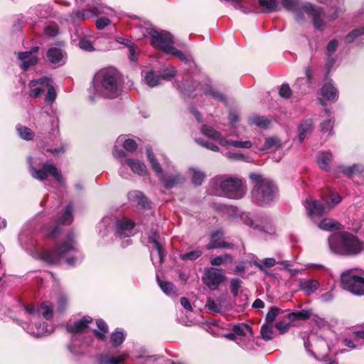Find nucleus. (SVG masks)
Masks as SVG:
<instances>
[{"label":"nucleus","mask_w":364,"mask_h":364,"mask_svg":"<svg viewBox=\"0 0 364 364\" xmlns=\"http://www.w3.org/2000/svg\"><path fill=\"white\" fill-rule=\"evenodd\" d=\"M63 57V53L59 48H50L47 52V58L48 60L53 64L60 65L61 62L64 63Z\"/></svg>","instance_id":"bb28decb"},{"label":"nucleus","mask_w":364,"mask_h":364,"mask_svg":"<svg viewBox=\"0 0 364 364\" xmlns=\"http://www.w3.org/2000/svg\"><path fill=\"white\" fill-rule=\"evenodd\" d=\"M202 255V251L200 250H192L188 252L180 255V258L182 260H196Z\"/></svg>","instance_id":"6e6d98bb"},{"label":"nucleus","mask_w":364,"mask_h":364,"mask_svg":"<svg viewBox=\"0 0 364 364\" xmlns=\"http://www.w3.org/2000/svg\"><path fill=\"white\" fill-rule=\"evenodd\" d=\"M321 94L327 100L336 101L338 99V91L331 83H326L321 87Z\"/></svg>","instance_id":"5701e85b"},{"label":"nucleus","mask_w":364,"mask_h":364,"mask_svg":"<svg viewBox=\"0 0 364 364\" xmlns=\"http://www.w3.org/2000/svg\"><path fill=\"white\" fill-rule=\"evenodd\" d=\"M146 151L147 154V158L151 165L153 170L156 172V175L158 176L161 181L163 183L164 186L165 188H173L176 185L184 181V178L180 174L164 176L162 174V169L160 166V164L155 159V156L152 153L151 148L146 147Z\"/></svg>","instance_id":"1a4fd4ad"},{"label":"nucleus","mask_w":364,"mask_h":364,"mask_svg":"<svg viewBox=\"0 0 364 364\" xmlns=\"http://www.w3.org/2000/svg\"><path fill=\"white\" fill-rule=\"evenodd\" d=\"M232 331L235 332L237 338V344L246 349L253 348V336L251 327L246 323H239L232 326Z\"/></svg>","instance_id":"9d476101"},{"label":"nucleus","mask_w":364,"mask_h":364,"mask_svg":"<svg viewBox=\"0 0 364 364\" xmlns=\"http://www.w3.org/2000/svg\"><path fill=\"white\" fill-rule=\"evenodd\" d=\"M92 321V318L90 316H85L80 320L75 321L74 323H68L67 330L70 333H81L88 328V324Z\"/></svg>","instance_id":"6ab92c4d"},{"label":"nucleus","mask_w":364,"mask_h":364,"mask_svg":"<svg viewBox=\"0 0 364 364\" xmlns=\"http://www.w3.org/2000/svg\"><path fill=\"white\" fill-rule=\"evenodd\" d=\"M328 244L333 252L342 255H355L363 250V245L358 238L347 232L330 237Z\"/></svg>","instance_id":"20e7f679"},{"label":"nucleus","mask_w":364,"mask_h":364,"mask_svg":"<svg viewBox=\"0 0 364 364\" xmlns=\"http://www.w3.org/2000/svg\"><path fill=\"white\" fill-rule=\"evenodd\" d=\"M250 122L261 128H266L269 124V120L264 117L253 116L250 118Z\"/></svg>","instance_id":"864d4df0"},{"label":"nucleus","mask_w":364,"mask_h":364,"mask_svg":"<svg viewBox=\"0 0 364 364\" xmlns=\"http://www.w3.org/2000/svg\"><path fill=\"white\" fill-rule=\"evenodd\" d=\"M203 90V93L205 95H208L213 99L218 100L219 101H224L225 97L223 94L220 93L217 90H215L211 86L209 85H205L200 87Z\"/></svg>","instance_id":"72a5a7b5"},{"label":"nucleus","mask_w":364,"mask_h":364,"mask_svg":"<svg viewBox=\"0 0 364 364\" xmlns=\"http://www.w3.org/2000/svg\"><path fill=\"white\" fill-rule=\"evenodd\" d=\"M49 332L47 329V327L45 325V323L43 324L36 323L34 328H31L28 331V333L35 337H40L43 335H45L46 333Z\"/></svg>","instance_id":"c03bdc74"},{"label":"nucleus","mask_w":364,"mask_h":364,"mask_svg":"<svg viewBox=\"0 0 364 364\" xmlns=\"http://www.w3.org/2000/svg\"><path fill=\"white\" fill-rule=\"evenodd\" d=\"M196 141L201 145L202 146H204L205 148H207L208 149H210L211 151H219V147L216 145H215L213 143H210V142H208V141H204L203 139H196Z\"/></svg>","instance_id":"69168bd1"},{"label":"nucleus","mask_w":364,"mask_h":364,"mask_svg":"<svg viewBox=\"0 0 364 364\" xmlns=\"http://www.w3.org/2000/svg\"><path fill=\"white\" fill-rule=\"evenodd\" d=\"M126 358V355H120L117 358L109 357L108 355H101L100 357L99 364H119Z\"/></svg>","instance_id":"e433bc0d"},{"label":"nucleus","mask_w":364,"mask_h":364,"mask_svg":"<svg viewBox=\"0 0 364 364\" xmlns=\"http://www.w3.org/2000/svg\"><path fill=\"white\" fill-rule=\"evenodd\" d=\"M341 287L349 292L358 295H364V277L358 275L357 269H348L341 276Z\"/></svg>","instance_id":"0eeeda50"},{"label":"nucleus","mask_w":364,"mask_h":364,"mask_svg":"<svg viewBox=\"0 0 364 364\" xmlns=\"http://www.w3.org/2000/svg\"><path fill=\"white\" fill-rule=\"evenodd\" d=\"M364 34V27L355 29L350 32L344 38L346 43H353L358 36Z\"/></svg>","instance_id":"09e8293b"},{"label":"nucleus","mask_w":364,"mask_h":364,"mask_svg":"<svg viewBox=\"0 0 364 364\" xmlns=\"http://www.w3.org/2000/svg\"><path fill=\"white\" fill-rule=\"evenodd\" d=\"M259 4L267 13L276 11L278 9L277 0H259Z\"/></svg>","instance_id":"c9c22d12"},{"label":"nucleus","mask_w":364,"mask_h":364,"mask_svg":"<svg viewBox=\"0 0 364 364\" xmlns=\"http://www.w3.org/2000/svg\"><path fill=\"white\" fill-rule=\"evenodd\" d=\"M125 338V336L122 331H115L111 335L112 344L117 347L122 343Z\"/></svg>","instance_id":"5fc2aeb1"},{"label":"nucleus","mask_w":364,"mask_h":364,"mask_svg":"<svg viewBox=\"0 0 364 364\" xmlns=\"http://www.w3.org/2000/svg\"><path fill=\"white\" fill-rule=\"evenodd\" d=\"M281 3L287 10L294 12L297 21L303 20L304 12L313 18L314 25L316 28L321 29L323 27L321 18L323 11L319 7L308 2L300 5L299 0H282Z\"/></svg>","instance_id":"7ed1b4c3"},{"label":"nucleus","mask_w":364,"mask_h":364,"mask_svg":"<svg viewBox=\"0 0 364 364\" xmlns=\"http://www.w3.org/2000/svg\"><path fill=\"white\" fill-rule=\"evenodd\" d=\"M326 119L321 123V131L323 134L326 133L327 136L332 134V129L334 123V118L328 109H325Z\"/></svg>","instance_id":"a878e982"},{"label":"nucleus","mask_w":364,"mask_h":364,"mask_svg":"<svg viewBox=\"0 0 364 364\" xmlns=\"http://www.w3.org/2000/svg\"><path fill=\"white\" fill-rule=\"evenodd\" d=\"M129 58L132 62H136L138 60L139 53V48L133 43L129 48Z\"/></svg>","instance_id":"052dcab7"},{"label":"nucleus","mask_w":364,"mask_h":364,"mask_svg":"<svg viewBox=\"0 0 364 364\" xmlns=\"http://www.w3.org/2000/svg\"><path fill=\"white\" fill-rule=\"evenodd\" d=\"M243 223L255 229H258L267 233L272 234L274 232V228L271 220L268 217H262L259 220V223L255 224V222L247 214L241 216Z\"/></svg>","instance_id":"4468645a"},{"label":"nucleus","mask_w":364,"mask_h":364,"mask_svg":"<svg viewBox=\"0 0 364 364\" xmlns=\"http://www.w3.org/2000/svg\"><path fill=\"white\" fill-rule=\"evenodd\" d=\"M331 159L332 154L330 152H323L318 158V164L321 169L328 171Z\"/></svg>","instance_id":"473e14b6"},{"label":"nucleus","mask_w":364,"mask_h":364,"mask_svg":"<svg viewBox=\"0 0 364 364\" xmlns=\"http://www.w3.org/2000/svg\"><path fill=\"white\" fill-rule=\"evenodd\" d=\"M176 73V69L173 67L168 68L164 70L159 76L161 77V80H170L173 77L175 76Z\"/></svg>","instance_id":"680f3d73"},{"label":"nucleus","mask_w":364,"mask_h":364,"mask_svg":"<svg viewBox=\"0 0 364 364\" xmlns=\"http://www.w3.org/2000/svg\"><path fill=\"white\" fill-rule=\"evenodd\" d=\"M340 226V223L330 218H325L318 224V228L323 230H338Z\"/></svg>","instance_id":"2f4dec72"},{"label":"nucleus","mask_w":364,"mask_h":364,"mask_svg":"<svg viewBox=\"0 0 364 364\" xmlns=\"http://www.w3.org/2000/svg\"><path fill=\"white\" fill-rule=\"evenodd\" d=\"M46 90H47V94H46L45 100L48 102L52 103L55 100L56 92H55V90L53 86L52 85L51 80L50 81L48 86L47 87Z\"/></svg>","instance_id":"bf43d9fd"},{"label":"nucleus","mask_w":364,"mask_h":364,"mask_svg":"<svg viewBox=\"0 0 364 364\" xmlns=\"http://www.w3.org/2000/svg\"><path fill=\"white\" fill-rule=\"evenodd\" d=\"M128 198L130 201L136 203L142 208H147L149 203L144 195L138 191H133L128 193Z\"/></svg>","instance_id":"b1692460"},{"label":"nucleus","mask_w":364,"mask_h":364,"mask_svg":"<svg viewBox=\"0 0 364 364\" xmlns=\"http://www.w3.org/2000/svg\"><path fill=\"white\" fill-rule=\"evenodd\" d=\"M305 208L309 216L312 220H314L316 217L321 216L328 210L325 203H321L320 202L312 198L306 199L305 203Z\"/></svg>","instance_id":"dca6fc26"},{"label":"nucleus","mask_w":364,"mask_h":364,"mask_svg":"<svg viewBox=\"0 0 364 364\" xmlns=\"http://www.w3.org/2000/svg\"><path fill=\"white\" fill-rule=\"evenodd\" d=\"M151 43L154 47L158 48L166 53L171 50V47L173 45V36L167 31H158L151 29L149 31Z\"/></svg>","instance_id":"9b49d317"},{"label":"nucleus","mask_w":364,"mask_h":364,"mask_svg":"<svg viewBox=\"0 0 364 364\" xmlns=\"http://www.w3.org/2000/svg\"><path fill=\"white\" fill-rule=\"evenodd\" d=\"M313 128V123L311 119H306L304 121L299 127V139L302 142L306 138V134L311 132Z\"/></svg>","instance_id":"cd10ccee"},{"label":"nucleus","mask_w":364,"mask_h":364,"mask_svg":"<svg viewBox=\"0 0 364 364\" xmlns=\"http://www.w3.org/2000/svg\"><path fill=\"white\" fill-rule=\"evenodd\" d=\"M260 333L262 337L265 341H269L272 339L273 336V326L272 324L264 323L262 326Z\"/></svg>","instance_id":"a18cd8bd"},{"label":"nucleus","mask_w":364,"mask_h":364,"mask_svg":"<svg viewBox=\"0 0 364 364\" xmlns=\"http://www.w3.org/2000/svg\"><path fill=\"white\" fill-rule=\"evenodd\" d=\"M232 262V257L229 254H224L215 257L210 260V264L213 266H219L223 264H228Z\"/></svg>","instance_id":"79ce46f5"},{"label":"nucleus","mask_w":364,"mask_h":364,"mask_svg":"<svg viewBox=\"0 0 364 364\" xmlns=\"http://www.w3.org/2000/svg\"><path fill=\"white\" fill-rule=\"evenodd\" d=\"M311 316V311L308 310H301L289 314L288 318L290 321H304L309 319Z\"/></svg>","instance_id":"f704fd0d"},{"label":"nucleus","mask_w":364,"mask_h":364,"mask_svg":"<svg viewBox=\"0 0 364 364\" xmlns=\"http://www.w3.org/2000/svg\"><path fill=\"white\" fill-rule=\"evenodd\" d=\"M206 306L208 310L215 313H220L222 310V306L220 304H217L215 301L208 299L206 304Z\"/></svg>","instance_id":"0e129e2a"},{"label":"nucleus","mask_w":364,"mask_h":364,"mask_svg":"<svg viewBox=\"0 0 364 364\" xmlns=\"http://www.w3.org/2000/svg\"><path fill=\"white\" fill-rule=\"evenodd\" d=\"M73 207L71 205V204H69L64 213L62 214V215L59 218V220H58V222L60 223V224H63V225H69L72 223L73 221Z\"/></svg>","instance_id":"ea45409f"},{"label":"nucleus","mask_w":364,"mask_h":364,"mask_svg":"<svg viewBox=\"0 0 364 364\" xmlns=\"http://www.w3.org/2000/svg\"><path fill=\"white\" fill-rule=\"evenodd\" d=\"M46 319H50L53 317V305L50 301H44L38 310Z\"/></svg>","instance_id":"4c0bfd02"},{"label":"nucleus","mask_w":364,"mask_h":364,"mask_svg":"<svg viewBox=\"0 0 364 364\" xmlns=\"http://www.w3.org/2000/svg\"><path fill=\"white\" fill-rule=\"evenodd\" d=\"M51 80L47 77L32 80L29 82V96L33 97H39L41 93L46 91Z\"/></svg>","instance_id":"a211bd4d"},{"label":"nucleus","mask_w":364,"mask_h":364,"mask_svg":"<svg viewBox=\"0 0 364 364\" xmlns=\"http://www.w3.org/2000/svg\"><path fill=\"white\" fill-rule=\"evenodd\" d=\"M113 156L114 158L119 160L122 166L125 165L129 166L134 173L139 176H143L146 173L147 168L145 164L136 159H124L126 156L124 151L114 149L113 151Z\"/></svg>","instance_id":"f8f14e48"},{"label":"nucleus","mask_w":364,"mask_h":364,"mask_svg":"<svg viewBox=\"0 0 364 364\" xmlns=\"http://www.w3.org/2000/svg\"><path fill=\"white\" fill-rule=\"evenodd\" d=\"M282 312V311L280 309L276 306H271L266 315V323L272 324L276 318L279 316V314Z\"/></svg>","instance_id":"49530a36"},{"label":"nucleus","mask_w":364,"mask_h":364,"mask_svg":"<svg viewBox=\"0 0 364 364\" xmlns=\"http://www.w3.org/2000/svg\"><path fill=\"white\" fill-rule=\"evenodd\" d=\"M88 16V14H85V12L75 11L70 15V18L72 22H75L76 21L85 19Z\"/></svg>","instance_id":"774afa93"},{"label":"nucleus","mask_w":364,"mask_h":364,"mask_svg":"<svg viewBox=\"0 0 364 364\" xmlns=\"http://www.w3.org/2000/svg\"><path fill=\"white\" fill-rule=\"evenodd\" d=\"M44 33L48 37H54L58 33V28L56 24H50L44 29Z\"/></svg>","instance_id":"338daca9"},{"label":"nucleus","mask_w":364,"mask_h":364,"mask_svg":"<svg viewBox=\"0 0 364 364\" xmlns=\"http://www.w3.org/2000/svg\"><path fill=\"white\" fill-rule=\"evenodd\" d=\"M120 79L118 72L113 68L99 70L95 75L92 87L90 89V99L95 100V95L114 98L119 95Z\"/></svg>","instance_id":"f257e3e1"},{"label":"nucleus","mask_w":364,"mask_h":364,"mask_svg":"<svg viewBox=\"0 0 364 364\" xmlns=\"http://www.w3.org/2000/svg\"><path fill=\"white\" fill-rule=\"evenodd\" d=\"M281 140L276 136H272L266 139L262 149L273 151L277 150L279 148L281 147Z\"/></svg>","instance_id":"c756f323"},{"label":"nucleus","mask_w":364,"mask_h":364,"mask_svg":"<svg viewBox=\"0 0 364 364\" xmlns=\"http://www.w3.org/2000/svg\"><path fill=\"white\" fill-rule=\"evenodd\" d=\"M157 280L161 289L165 294L168 295H172L175 294V288L172 283L161 281L159 278H157Z\"/></svg>","instance_id":"603ef678"},{"label":"nucleus","mask_w":364,"mask_h":364,"mask_svg":"<svg viewBox=\"0 0 364 364\" xmlns=\"http://www.w3.org/2000/svg\"><path fill=\"white\" fill-rule=\"evenodd\" d=\"M225 279V276L222 269L215 268H209L205 270V277L203 278V282L210 289H216L219 284Z\"/></svg>","instance_id":"ddd939ff"},{"label":"nucleus","mask_w":364,"mask_h":364,"mask_svg":"<svg viewBox=\"0 0 364 364\" xmlns=\"http://www.w3.org/2000/svg\"><path fill=\"white\" fill-rule=\"evenodd\" d=\"M96 323L98 328L102 331V332L95 330V333L100 340L103 341L106 338L105 333L108 331L107 325L105 323V321L100 319L96 321Z\"/></svg>","instance_id":"de8ad7c7"},{"label":"nucleus","mask_w":364,"mask_h":364,"mask_svg":"<svg viewBox=\"0 0 364 364\" xmlns=\"http://www.w3.org/2000/svg\"><path fill=\"white\" fill-rule=\"evenodd\" d=\"M171 50H168L166 52L168 54H172L177 58H178L181 61L188 62L190 60V56L186 53L181 52V50H177L173 46L171 47Z\"/></svg>","instance_id":"4d7b16f0"},{"label":"nucleus","mask_w":364,"mask_h":364,"mask_svg":"<svg viewBox=\"0 0 364 364\" xmlns=\"http://www.w3.org/2000/svg\"><path fill=\"white\" fill-rule=\"evenodd\" d=\"M250 179L253 182L252 197L259 205L271 203L277 193V186L269 178L263 177L257 173H251Z\"/></svg>","instance_id":"f03ea898"},{"label":"nucleus","mask_w":364,"mask_h":364,"mask_svg":"<svg viewBox=\"0 0 364 364\" xmlns=\"http://www.w3.org/2000/svg\"><path fill=\"white\" fill-rule=\"evenodd\" d=\"M75 250L74 234L69 233L63 243L57 246L52 251L44 252L42 254V258L50 264H55L62 259L65 258L68 252Z\"/></svg>","instance_id":"6e6552de"},{"label":"nucleus","mask_w":364,"mask_h":364,"mask_svg":"<svg viewBox=\"0 0 364 364\" xmlns=\"http://www.w3.org/2000/svg\"><path fill=\"white\" fill-rule=\"evenodd\" d=\"M319 285L318 281L316 279H303L299 282L300 289L307 294L314 293Z\"/></svg>","instance_id":"393cba45"},{"label":"nucleus","mask_w":364,"mask_h":364,"mask_svg":"<svg viewBox=\"0 0 364 364\" xmlns=\"http://www.w3.org/2000/svg\"><path fill=\"white\" fill-rule=\"evenodd\" d=\"M261 262L262 264H257L256 265L259 268L260 270L264 271V266L268 268L272 267L275 265L277 261L274 258H265L262 259Z\"/></svg>","instance_id":"e2e57ef3"},{"label":"nucleus","mask_w":364,"mask_h":364,"mask_svg":"<svg viewBox=\"0 0 364 364\" xmlns=\"http://www.w3.org/2000/svg\"><path fill=\"white\" fill-rule=\"evenodd\" d=\"M342 172L348 177H352L357 174H362L364 171V167L360 164H353L350 166H341Z\"/></svg>","instance_id":"c85d7f7f"},{"label":"nucleus","mask_w":364,"mask_h":364,"mask_svg":"<svg viewBox=\"0 0 364 364\" xmlns=\"http://www.w3.org/2000/svg\"><path fill=\"white\" fill-rule=\"evenodd\" d=\"M223 233L221 231H216L210 236V242L206 245L207 250L216 248H228L230 245L223 240Z\"/></svg>","instance_id":"aec40b11"},{"label":"nucleus","mask_w":364,"mask_h":364,"mask_svg":"<svg viewBox=\"0 0 364 364\" xmlns=\"http://www.w3.org/2000/svg\"><path fill=\"white\" fill-rule=\"evenodd\" d=\"M341 200V198L336 193H331L328 198L325 200V205L328 210H330L333 206L339 203Z\"/></svg>","instance_id":"8fccbe9b"},{"label":"nucleus","mask_w":364,"mask_h":364,"mask_svg":"<svg viewBox=\"0 0 364 364\" xmlns=\"http://www.w3.org/2000/svg\"><path fill=\"white\" fill-rule=\"evenodd\" d=\"M144 80L145 82L151 87L157 86L161 82V77L159 75L155 73L153 71H149L146 73L144 75Z\"/></svg>","instance_id":"7c9ffc66"},{"label":"nucleus","mask_w":364,"mask_h":364,"mask_svg":"<svg viewBox=\"0 0 364 364\" xmlns=\"http://www.w3.org/2000/svg\"><path fill=\"white\" fill-rule=\"evenodd\" d=\"M28 163L29 164V172L33 178L39 181L46 180L49 175L53 176L59 184L64 183V178L61 173L58 170L57 167L49 163H44L40 168H36L37 159H33L31 156L28 157Z\"/></svg>","instance_id":"423d86ee"},{"label":"nucleus","mask_w":364,"mask_h":364,"mask_svg":"<svg viewBox=\"0 0 364 364\" xmlns=\"http://www.w3.org/2000/svg\"><path fill=\"white\" fill-rule=\"evenodd\" d=\"M17 131L21 138L25 140H31L34 136L33 131L26 127L18 126Z\"/></svg>","instance_id":"3c124183"},{"label":"nucleus","mask_w":364,"mask_h":364,"mask_svg":"<svg viewBox=\"0 0 364 364\" xmlns=\"http://www.w3.org/2000/svg\"><path fill=\"white\" fill-rule=\"evenodd\" d=\"M223 146H232L236 148L250 149L252 146V143L250 141L228 140L225 139V143L223 144Z\"/></svg>","instance_id":"37998d69"},{"label":"nucleus","mask_w":364,"mask_h":364,"mask_svg":"<svg viewBox=\"0 0 364 364\" xmlns=\"http://www.w3.org/2000/svg\"><path fill=\"white\" fill-rule=\"evenodd\" d=\"M38 50V47H33L30 51L18 53V59L21 62L20 64L21 69L26 70L29 68L37 64L38 58L36 55V53Z\"/></svg>","instance_id":"2eb2a0df"},{"label":"nucleus","mask_w":364,"mask_h":364,"mask_svg":"<svg viewBox=\"0 0 364 364\" xmlns=\"http://www.w3.org/2000/svg\"><path fill=\"white\" fill-rule=\"evenodd\" d=\"M201 132L204 135L216 141L221 146H223V144L225 143V138L223 136L220 132L215 130L212 127L203 125L201 127Z\"/></svg>","instance_id":"412c9836"},{"label":"nucleus","mask_w":364,"mask_h":364,"mask_svg":"<svg viewBox=\"0 0 364 364\" xmlns=\"http://www.w3.org/2000/svg\"><path fill=\"white\" fill-rule=\"evenodd\" d=\"M117 143H123L124 149L129 152H134L137 148V144L133 139H124V136L118 137L117 140Z\"/></svg>","instance_id":"58836bf2"},{"label":"nucleus","mask_w":364,"mask_h":364,"mask_svg":"<svg viewBox=\"0 0 364 364\" xmlns=\"http://www.w3.org/2000/svg\"><path fill=\"white\" fill-rule=\"evenodd\" d=\"M189 172L192 176V182L200 185L205 178V173L197 168H191Z\"/></svg>","instance_id":"a19ab883"},{"label":"nucleus","mask_w":364,"mask_h":364,"mask_svg":"<svg viewBox=\"0 0 364 364\" xmlns=\"http://www.w3.org/2000/svg\"><path fill=\"white\" fill-rule=\"evenodd\" d=\"M79 47L85 50V51H93L95 50V48L92 43V42L87 39V38H81L79 41L78 43Z\"/></svg>","instance_id":"13d9d810"},{"label":"nucleus","mask_w":364,"mask_h":364,"mask_svg":"<svg viewBox=\"0 0 364 364\" xmlns=\"http://www.w3.org/2000/svg\"><path fill=\"white\" fill-rule=\"evenodd\" d=\"M134 223L127 219L119 220L116 223V235L119 238L129 237L133 235Z\"/></svg>","instance_id":"f3484780"},{"label":"nucleus","mask_w":364,"mask_h":364,"mask_svg":"<svg viewBox=\"0 0 364 364\" xmlns=\"http://www.w3.org/2000/svg\"><path fill=\"white\" fill-rule=\"evenodd\" d=\"M213 181L228 198L240 199L247 192L245 183L238 177L224 175L215 177Z\"/></svg>","instance_id":"39448f33"},{"label":"nucleus","mask_w":364,"mask_h":364,"mask_svg":"<svg viewBox=\"0 0 364 364\" xmlns=\"http://www.w3.org/2000/svg\"><path fill=\"white\" fill-rule=\"evenodd\" d=\"M149 242L153 244V248L156 250L158 255L159 263L161 264L164 261V258L166 256V250L164 247L160 244L158 240V235L156 232H152L149 236Z\"/></svg>","instance_id":"4be33fe9"}]
</instances>
